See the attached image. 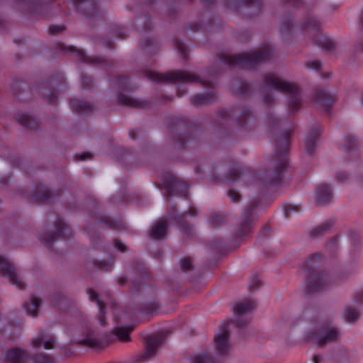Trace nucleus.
<instances>
[{"instance_id":"obj_1","label":"nucleus","mask_w":363,"mask_h":363,"mask_svg":"<svg viewBox=\"0 0 363 363\" xmlns=\"http://www.w3.org/2000/svg\"><path fill=\"white\" fill-rule=\"evenodd\" d=\"M279 124L280 121L276 117H271L269 120V131L274 139L275 153L268 162L267 168L258 174L247 167H233L228 176L229 181L253 185L261 191L276 186L280 183L287 168V156L292 131L289 129L279 130Z\"/></svg>"},{"instance_id":"obj_2","label":"nucleus","mask_w":363,"mask_h":363,"mask_svg":"<svg viewBox=\"0 0 363 363\" xmlns=\"http://www.w3.org/2000/svg\"><path fill=\"white\" fill-rule=\"evenodd\" d=\"M217 72L214 69H210L208 73L211 79H208L206 77H201L194 73L183 70H176L170 73H158L152 70H145L143 74L147 79L156 83L199 82L204 86L211 88L214 86L215 82L213 79L217 77Z\"/></svg>"},{"instance_id":"obj_3","label":"nucleus","mask_w":363,"mask_h":363,"mask_svg":"<svg viewBox=\"0 0 363 363\" xmlns=\"http://www.w3.org/2000/svg\"><path fill=\"white\" fill-rule=\"evenodd\" d=\"M271 49L264 46L259 50L238 55L223 54L219 56L221 64L228 66L230 69L238 67L244 69H250L257 65L265 62L271 55Z\"/></svg>"},{"instance_id":"obj_4","label":"nucleus","mask_w":363,"mask_h":363,"mask_svg":"<svg viewBox=\"0 0 363 363\" xmlns=\"http://www.w3.org/2000/svg\"><path fill=\"white\" fill-rule=\"evenodd\" d=\"M263 84L266 86L272 87L287 96L290 112L294 113L299 109L301 103V94L299 88L294 82L284 80L276 74L268 73L264 77Z\"/></svg>"},{"instance_id":"obj_5","label":"nucleus","mask_w":363,"mask_h":363,"mask_svg":"<svg viewBox=\"0 0 363 363\" xmlns=\"http://www.w3.org/2000/svg\"><path fill=\"white\" fill-rule=\"evenodd\" d=\"M341 338L340 329L331 324H325L308 331L306 334L308 341L313 342L319 347L328 344L337 342Z\"/></svg>"},{"instance_id":"obj_6","label":"nucleus","mask_w":363,"mask_h":363,"mask_svg":"<svg viewBox=\"0 0 363 363\" xmlns=\"http://www.w3.org/2000/svg\"><path fill=\"white\" fill-rule=\"evenodd\" d=\"M189 125L183 118H175L172 121L171 127V140L175 149H181L185 147L190 136Z\"/></svg>"},{"instance_id":"obj_7","label":"nucleus","mask_w":363,"mask_h":363,"mask_svg":"<svg viewBox=\"0 0 363 363\" xmlns=\"http://www.w3.org/2000/svg\"><path fill=\"white\" fill-rule=\"evenodd\" d=\"M259 206V200H251L247 207L242 211L240 221L237 227V234L240 237L247 236L253 227V216L255 208Z\"/></svg>"},{"instance_id":"obj_8","label":"nucleus","mask_w":363,"mask_h":363,"mask_svg":"<svg viewBox=\"0 0 363 363\" xmlns=\"http://www.w3.org/2000/svg\"><path fill=\"white\" fill-rule=\"evenodd\" d=\"M69 228L60 218L57 219L55 223V230L51 233L42 234L39 240L43 245L51 250L53 243L60 238H66L69 237Z\"/></svg>"},{"instance_id":"obj_9","label":"nucleus","mask_w":363,"mask_h":363,"mask_svg":"<svg viewBox=\"0 0 363 363\" xmlns=\"http://www.w3.org/2000/svg\"><path fill=\"white\" fill-rule=\"evenodd\" d=\"M219 115L221 118L225 120L235 118L238 123L241 126H245L253 121L252 113L245 107L236 108L233 111L222 110Z\"/></svg>"},{"instance_id":"obj_10","label":"nucleus","mask_w":363,"mask_h":363,"mask_svg":"<svg viewBox=\"0 0 363 363\" xmlns=\"http://www.w3.org/2000/svg\"><path fill=\"white\" fill-rule=\"evenodd\" d=\"M0 273L7 277L9 281L17 288L21 289L25 288L26 284L17 274L13 264L1 255H0Z\"/></svg>"},{"instance_id":"obj_11","label":"nucleus","mask_w":363,"mask_h":363,"mask_svg":"<svg viewBox=\"0 0 363 363\" xmlns=\"http://www.w3.org/2000/svg\"><path fill=\"white\" fill-rule=\"evenodd\" d=\"M308 277V281L306 286L308 293L320 291L328 286L330 283L327 275L321 272L309 273Z\"/></svg>"},{"instance_id":"obj_12","label":"nucleus","mask_w":363,"mask_h":363,"mask_svg":"<svg viewBox=\"0 0 363 363\" xmlns=\"http://www.w3.org/2000/svg\"><path fill=\"white\" fill-rule=\"evenodd\" d=\"M164 337L162 335L147 336L145 338L146 351L140 356V359L146 362L153 357L162 345Z\"/></svg>"},{"instance_id":"obj_13","label":"nucleus","mask_w":363,"mask_h":363,"mask_svg":"<svg viewBox=\"0 0 363 363\" xmlns=\"http://www.w3.org/2000/svg\"><path fill=\"white\" fill-rule=\"evenodd\" d=\"M164 188L169 196H185L187 192L186 185L172 176L165 180Z\"/></svg>"},{"instance_id":"obj_14","label":"nucleus","mask_w":363,"mask_h":363,"mask_svg":"<svg viewBox=\"0 0 363 363\" xmlns=\"http://www.w3.org/2000/svg\"><path fill=\"white\" fill-rule=\"evenodd\" d=\"M80 343L92 349L102 348L108 344L106 337H99L94 331L89 330L86 337L80 340Z\"/></svg>"},{"instance_id":"obj_15","label":"nucleus","mask_w":363,"mask_h":363,"mask_svg":"<svg viewBox=\"0 0 363 363\" xmlns=\"http://www.w3.org/2000/svg\"><path fill=\"white\" fill-rule=\"evenodd\" d=\"M255 307V303L254 301L248 300L246 301H240L237 303L234 306V312L235 315L238 316L237 320H235V323L237 324L238 328L244 327L247 321V320H241L240 317L243 315L245 313H249L252 309Z\"/></svg>"},{"instance_id":"obj_16","label":"nucleus","mask_w":363,"mask_h":363,"mask_svg":"<svg viewBox=\"0 0 363 363\" xmlns=\"http://www.w3.org/2000/svg\"><path fill=\"white\" fill-rule=\"evenodd\" d=\"M30 197L33 203L40 204L51 201L55 197V194L47 187L40 186L35 188Z\"/></svg>"},{"instance_id":"obj_17","label":"nucleus","mask_w":363,"mask_h":363,"mask_svg":"<svg viewBox=\"0 0 363 363\" xmlns=\"http://www.w3.org/2000/svg\"><path fill=\"white\" fill-rule=\"evenodd\" d=\"M301 30L304 35L313 39L320 30V23L313 16H307L303 20Z\"/></svg>"},{"instance_id":"obj_18","label":"nucleus","mask_w":363,"mask_h":363,"mask_svg":"<svg viewBox=\"0 0 363 363\" xmlns=\"http://www.w3.org/2000/svg\"><path fill=\"white\" fill-rule=\"evenodd\" d=\"M73 6L78 12L82 13L88 18H91L96 13V2L95 0H72Z\"/></svg>"},{"instance_id":"obj_19","label":"nucleus","mask_w":363,"mask_h":363,"mask_svg":"<svg viewBox=\"0 0 363 363\" xmlns=\"http://www.w3.org/2000/svg\"><path fill=\"white\" fill-rule=\"evenodd\" d=\"M228 331L225 327L220 333L216 335L214 338L215 347L218 354H225L229 350Z\"/></svg>"},{"instance_id":"obj_20","label":"nucleus","mask_w":363,"mask_h":363,"mask_svg":"<svg viewBox=\"0 0 363 363\" xmlns=\"http://www.w3.org/2000/svg\"><path fill=\"white\" fill-rule=\"evenodd\" d=\"M316 201L320 205L329 203L333 199V192L330 187L326 184H321L316 188Z\"/></svg>"},{"instance_id":"obj_21","label":"nucleus","mask_w":363,"mask_h":363,"mask_svg":"<svg viewBox=\"0 0 363 363\" xmlns=\"http://www.w3.org/2000/svg\"><path fill=\"white\" fill-rule=\"evenodd\" d=\"M216 101V92L210 90L205 94H195L191 98V104L195 107L213 104Z\"/></svg>"},{"instance_id":"obj_22","label":"nucleus","mask_w":363,"mask_h":363,"mask_svg":"<svg viewBox=\"0 0 363 363\" xmlns=\"http://www.w3.org/2000/svg\"><path fill=\"white\" fill-rule=\"evenodd\" d=\"M26 352L20 348H13L8 350L4 355L5 361L7 363H26Z\"/></svg>"},{"instance_id":"obj_23","label":"nucleus","mask_w":363,"mask_h":363,"mask_svg":"<svg viewBox=\"0 0 363 363\" xmlns=\"http://www.w3.org/2000/svg\"><path fill=\"white\" fill-rule=\"evenodd\" d=\"M322 130L320 127L317 126L308 133L304 140L305 152L308 155H312L316 148L315 141L318 136L321 133Z\"/></svg>"},{"instance_id":"obj_24","label":"nucleus","mask_w":363,"mask_h":363,"mask_svg":"<svg viewBox=\"0 0 363 363\" xmlns=\"http://www.w3.org/2000/svg\"><path fill=\"white\" fill-rule=\"evenodd\" d=\"M42 344L46 350L53 349L55 346V339L52 335L40 333L36 337L31 340V345L35 348L40 347Z\"/></svg>"},{"instance_id":"obj_25","label":"nucleus","mask_w":363,"mask_h":363,"mask_svg":"<svg viewBox=\"0 0 363 363\" xmlns=\"http://www.w3.org/2000/svg\"><path fill=\"white\" fill-rule=\"evenodd\" d=\"M116 100L118 104L132 108H143L147 105L144 100L135 99L122 93L118 94Z\"/></svg>"},{"instance_id":"obj_26","label":"nucleus","mask_w":363,"mask_h":363,"mask_svg":"<svg viewBox=\"0 0 363 363\" xmlns=\"http://www.w3.org/2000/svg\"><path fill=\"white\" fill-rule=\"evenodd\" d=\"M242 12L250 16L253 17L257 15L262 7V4L259 0H242Z\"/></svg>"},{"instance_id":"obj_27","label":"nucleus","mask_w":363,"mask_h":363,"mask_svg":"<svg viewBox=\"0 0 363 363\" xmlns=\"http://www.w3.org/2000/svg\"><path fill=\"white\" fill-rule=\"evenodd\" d=\"M168 224L165 220L157 221L152 227L150 235L154 240H163L167 233Z\"/></svg>"},{"instance_id":"obj_28","label":"nucleus","mask_w":363,"mask_h":363,"mask_svg":"<svg viewBox=\"0 0 363 363\" xmlns=\"http://www.w3.org/2000/svg\"><path fill=\"white\" fill-rule=\"evenodd\" d=\"M335 101V97L329 94L325 90H319L315 96V103L325 108V111H328L329 106Z\"/></svg>"},{"instance_id":"obj_29","label":"nucleus","mask_w":363,"mask_h":363,"mask_svg":"<svg viewBox=\"0 0 363 363\" xmlns=\"http://www.w3.org/2000/svg\"><path fill=\"white\" fill-rule=\"evenodd\" d=\"M332 220H327L311 229L308 235L312 238H319L329 233L333 226Z\"/></svg>"},{"instance_id":"obj_30","label":"nucleus","mask_w":363,"mask_h":363,"mask_svg":"<svg viewBox=\"0 0 363 363\" xmlns=\"http://www.w3.org/2000/svg\"><path fill=\"white\" fill-rule=\"evenodd\" d=\"M72 108L78 113H88L95 110V106L88 101L74 99L72 101Z\"/></svg>"},{"instance_id":"obj_31","label":"nucleus","mask_w":363,"mask_h":363,"mask_svg":"<svg viewBox=\"0 0 363 363\" xmlns=\"http://www.w3.org/2000/svg\"><path fill=\"white\" fill-rule=\"evenodd\" d=\"M88 293H89V300L91 301L96 302L99 308V321L100 324L103 325L105 324V318H104L105 305H104V303L102 301H101V299L98 296V294H96V292L94 290L90 289L89 290Z\"/></svg>"},{"instance_id":"obj_32","label":"nucleus","mask_w":363,"mask_h":363,"mask_svg":"<svg viewBox=\"0 0 363 363\" xmlns=\"http://www.w3.org/2000/svg\"><path fill=\"white\" fill-rule=\"evenodd\" d=\"M174 219L179 225V229L182 233H185L189 238L194 235L195 233L193 226L187 223L182 214H177Z\"/></svg>"},{"instance_id":"obj_33","label":"nucleus","mask_w":363,"mask_h":363,"mask_svg":"<svg viewBox=\"0 0 363 363\" xmlns=\"http://www.w3.org/2000/svg\"><path fill=\"white\" fill-rule=\"evenodd\" d=\"M208 220L212 227H220L225 224L226 216L221 212H213L208 215Z\"/></svg>"},{"instance_id":"obj_34","label":"nucleus","mask_w":363,"mask_h":363,"mask_svg":"<svg viewBox=\"0 0 363 363\" xmlns=\"http://www.w3.org/2000/svg\"><path fill=\"white\" fill-rule=\"evenodd\" d=\"M42 304V301L38 297L33 296L30 298L29 303L24 304L25 310L28 315L33 317L38 315V309Z\"/></svg>"},{"instance_id":"obj_35","label":"nucleus","mask_w":363,"mask_h":363,"mask_svg":"<svg viewBox=\"0 0 363 363\" xmlns=\"http://www.w3.org/2000/svg\"><path fill=\"white\" fill-rule=\"evenodd\" d=\"M133 330L132 327L120 326L115 328V335L121 341L128 342L130 340V333Z\"/></svg>"},{"instance_id":"obj_36","label":"nucleus","mask_w":363,"mask_h":363,"mask_svg":"<svg viewBox=\"0 0 363 363\" xmlns=\"http://www.w3.org/2000/svg\"><path fill=\"white\" fill-rule=\"evenodd\" d=\"M232 90L237 95L243 96L250 91V86L247 82H235L232 85Z\"/></svg>"},{"instance_id":"obj_37","label":"nucleus","mask_w":363,"mask_h":363,"mask_svg":"<svg viewBox=\"0 0 363 363\" xmlns=\"http://www.w3.org/2000/svg\"><path fill=\"white\" fill-rule=\"evenodd\" d=\"M17 121L22 126L28 128H33L35 125V119L27 114L19 115Z\"/></svg>"},{"instance_id":"obj_38","label":"nucleus","mask_w":363,"mask_h":363,"mask_svg":"<svg viewBox=\"0 0 363 363\" xmlns=\"http://www.w3.org/2000/svg\"><path fill=\"white\" fill-rule=\"evenodd\" d=\"M75 53L77 57L85 63L95 64V63H101V60L100 58L91 57L90 56H87L85 53L77 49H74Z\"/></svg>"},{"instance_id":"obj_39","label":"nucleus","mask_w":363,"mask_h":363,"mask_svg":"<svg viewBox=\"0 0 363 363\" xmlns=\"http://www.w3.org/2000/svg\"><path fill=\"white\" fill-rule=\"evenodd\" d=\"M191 363H220V362L213 359L205 354H199L192 358Z\"/></svg>"},{"instance_id":"obj_40","label":"nucleus","mask_w":363,"mask_h":363,"mask_svg":"<svg viewBox=\"0 0 363 363\" xmlns=\"http://www.w3.org/2000/svg\"><path fill=\"white\" fill-rule=\"evenodd\" d=\"M345 316L347 322L354 323L359 318V315L357 310L351 307H347Z\"/></svg>"},{"instance_id":"obj_41","label":"nucleus","mask_w":363,"mask_h":363,"mask_svg":"<svg viewBox=\"0 0 363 363\" xmlns=\"http://www.w3.org/2000/svg\"><path fill=\"white\" fill-rule=\"evenodd\" d=\"M180 269L183 272L193 271L194 266L192 264V261L189 257H185L180 260Z\"/></svg>"},{"instance_id":"obj_42","label":"nucleus","mask_w":363,"mask_h":363,"mask_svg":"<svg viewBox=\"0 0 363 363\" xmlns=\"http://www.w3.org/2000/svg\"><path fill=\"white\" fill-rule=\"evenodd\" d=\"M33 359L36 363H53L54 359L52 357L43 354H36L33 356Z\"/></svg>"},{"instance_id":"obj_43","label":"nucleus","mask_w":363,"mask_h":363,"mask_svg":"<svg viewBox=\"0 0 363 363\" xmlns=\"http://www.w3.org/2000/svg\"><path fill=\"white\" fill-rule=\"evenodd\" d=\"M357 140L352 136H346L345 138L344 148L346 151H351L357 147Z\"/></svg>"},{"instance_id":"obj_44","label":"nucleus","mask_w":363,"mask_h":363,"mask_svg":"<svg viewBox=\"0 0 363 363\" xmlns=\"http://www.w3.org/2000/svg\"><path fill=\"white\" fill-rule=\"evenodd\" d=\"M174 45H175L176 49L180 53V55L184 58H185L187 55V48H186L185 44L179 40H175Z\"/></svg>"},{"instance_id":"obj_45","label":"nucleus","mask_w":363,"mask_h":363,"mask_svg":"<svg viewBox=\"0 0 363 363\" xmlns=\"http://www.w3.org/2000/svg\"><path fill=\"white\" fill-rule=\"evenodd\" d=\"M228 195L233 203H238L241 200V195L234 189H230L228 192Z\"/></svg>"},{"instance_id":"obj_46","label":"nucleus","mask_w":363,"mask_h":363,"mask_svg":"<svg viewBox=\"0 0 363 363\" xmlns=\"http://www.w3.org/2000/svg\"><path fill=\"white\" fill-rule=\"evenodd\" d=\"M281 26L284 32L289 34L293 28V21L291 17L287 18L281 22Z\"/></svg>"},{"instance_id":"obj_47","label":"nucleus","mask_w":363,"mask_h":363,"mask_svg":"<svg viewBox=\"0 0 363 363\" xmlns=\"http://www.w3.org/2000/svg\"><path fill=\"white\" fill-rule=\"evenodd\" d=\"M81 86L84 89H91L94 86L93 82L86 77H82Z\"/></svg>"},{"instance_id":"obj_48","label":"nucleus","mask_w":363,"mask_h":363,"mask_svg":"<svg viewBox=\"0 0 363 363\" xmlns=\"http://www.w3.org/2000/svg\"><path fill=\"white\" fill-rule=\"evenodd\" d=\"M112 262L111 263H108V262H106L105 261H97L95 264H96V267H97L98 269H101V270H105V271H108L111 266H112Z\"/></svg>"},{"instance_id":"obj_49","label":"nucleus","mask_w":363,"mask_h":363,"mask_svg":"<svg viewBox=\"0 0 363 363\" xmlns=\"http://www.w3.org/2000/svg\"><path fill=\"white\" fill-rule=\"evenodd\" d=\"M96 223H105L107 226L110 228H118L119 223L111 220L110 219L102 220L101 218H96L94 220Z\"/></svg>"},{"instance_id":"obj_50","label":"nucleus","mask_w":363,"mask_h":363,"mask_svg":"<svg viewBox=\"0 0 363 363\" xmlns=\"http://www.w3.org/2000/svg\"><path fill=\"white\" fill-rule=\"evenodd\" d=\"M315 41H316V43L318 45L322 46L328 50H331L335 48V45L332 41L325 40L323 43H322L321 42H319L317 40H315Z\"/></svg>"},{"instance_id":"obj_51","label":"nucleus","mask_w":363,"mask_h":363,"mask_svg":"<svg viewBox=\"0 0 363 363\" xmlns=\"http://www.w3.org/2000/svg\"><path fill=\"white\" fill-rule=\"evenodd\" d=\"M43 94L51 103H55L57 100V96L55 93H52L47 90L44 91Z\"/></svg>"},{"instance_id":"obj_52","label":"nucleus","mask_w":363,"mask_h":363,"mask_svg":"<svg viewBox=\"0 0 363 363\" xmlns=\"http://www.w3.org/2000/svg\"><path fill=\"white\" fill-rule=\"evenodd\" d=\"M326 246L330 250H335L337 246V238L334 237L331 238L330 240L327 243Z\"/></svg>"},{"instance_id":"obj_53","label":"nucleus","mask_w":363,"mask_h":363,"mask_svg":"<svg viewBox=\"0 0 363 363\" xmlns=\"http://www.w3.org/2000/svg\"><path fill=\"white\" fill-rule=\"evenodd\" d=\"M65 30L64 26H52L49 28V32L50 34H56L61 33Z\"/></svg>"},{"instance_id":"obj_54","label":"nucleus","mask_w":363,"mask_h":363,"mask_svg":"<svg viewBox=\"0 0 363 363\" xmlns=\"http://www.w3.org/2000/svg\"><path fill=\"white\" fill-rule=\"evenodd\" d=\"M335 178L337 181L343 182L346 181L349 178V177L346 173L340 172L336 173Z\"/></svg>"},{"instance_id":"obj_55","label":"nucleus","mask_w":363,"mask_h":363,"mask_svg":"<svg viewBox=\"0 0 363 363\" xmlns=\"http://www.w3.org/2000/svg\"><path fill=\"white\" fill-rule=\"evenodd\" d=\"M116 247L121 252H124L127 250V246L121 241L116 240L115 242Z\"/></svg>"},{"instance_id":"obj_56","label":"nucleus","mask_w":363,"mask_h":363,"mask_svg":"<svg viewBox=\"0 0 363 363\" xmlns=\"http://www.w3.org/2000/svg\"><path fill=\"white\" fill-rule=\"evenodd\" d=\"M76 157L80 160H85L87 159H91L92 156L90 152H84L79 155H76Z\"/></svg>"},{"instance_id":"obj_57","label":"nucleus","mask_w":363,"mask_h":363,"mask_svg":"<svg viewBox=\"0 0 363 363\" xmlns=\"http://www.w3.org/2000/svg\"><path fill=\"white\" fill-rule=\"evenodd\" d=\"M158 308V304L157 303H152L150 305H147L145 306V308L148 312L152 313L153 311H156Z\"/></svg>"},{"instance_id":"obj_58","label":"nucleus","mask_w":363,"mask_h":363,"mask_svg":"<svg viewBox=\"0 0 363 363\" xmlns=\"http://www.w3.org/2000/svg\"><path fill=\"white\" fill-rule=\"evenodd\" d=\"M263 99L264 103L267 105L271 104L274 101V97L271 94H264Z\"/></svg>"},{"instance_id":"obj_59","label":"nucleus","mask_w":363,"mask_h":363,"mask_svg":"<svg viewBox=\"0 0 363 363\" xmlns=\"http://www.w3.org/2000/svg\"><path fill=\"white\" fill-rule=\"evenodd\" d=\"M320 258V256L318 255H312L307 262V267H312L313 264L315 262L313 259H318Z\"/></svg>"},{"instance_id":"obj_60","label":"nucleus","mask_w":363,"mask_h":363,"mask_svg":"<svg viewBox=\"0 0 363 363\" xmlns=\"http://www.w3.org/2000/svg\"><path fill=\"white\" fill-rule=\"evenodd\" d=\"M153 45V40L150 39H146L143 44H141V48L143 49H146Z\"/></svg>"},{"instance_id":"obj_61","label":"nucleus","mask_w":363,"mask_h":363,"mask_svg":"<svg viewBox=\"0 0 363 363\" xmlns=\"http://www.w3.org/2000/svg\"><path fill=\"white\" fill-rule=\"evenodd\" d=\"M321 67V64L319 61H313L311 62V67L314 69H319Z\"/></svg>"},{"instance_id":"obj_62","label":"nucleus","mask_w":363,"mask_h":363,"mask_svg":"<svg viewBox=\"0 0 363 363\" xmlns=\"http://www.w3.org/2000/svg\"><path fill=\"white\" fill-rule=\"evenodd\" d=\"M292 211H294V207L291 206H289L287 208H286L284 212L285 218H289V213Z\"/></svg>"},{"instance_id":"obj_63","label":"nucleus","mask_w":363,"mask_h":363,"mask_svg":"<svg viewBox=\"0 0 363 363\" xmlns=\"http://www.w3.org/2000/svg\"><path fill=\"white\" fill-rule=\"evenodd\" d=\"M356 51L363 53V42H359L356 45Z\"/></svg>"},{"instance_id":"obj_64","label":"nucleus","mask_w":363,"mask_h":363,"mask_svg":"<svg viewBox=\"0 0 363 363\" xmlns=\"http://www.w3.org/2000/svg\"><path fill=\"white\" fill-rule=\"evenodd\" d=\"M189 214L191 216H196L198 214V211L195 208H190L188 210Z\"/></svg>"}]
</instances>
